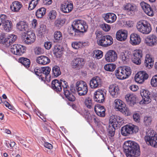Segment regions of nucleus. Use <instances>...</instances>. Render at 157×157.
<instances>
[{
    "label": "nucleus",
    "mask_w": 157,
    "mask_h": 157,
    "mask_svg": "<svg viewBox=\"0 0 157 157\" xmlns=\"http://www.w3.org/2000/svg\"><path fill=\"white\" fill-rule=\"evenodd\" d=\"M84 103L85 105L89 109H91L94 106L92 103L91 99L90 97H86L85 98Z\"/></svg>",
    "instance_id": "obj_46"
},
{
    "label": "nucleus",
    "mask_w": 157,
    "mask_h": 157,
    "mask_svg": "<svg viewBox=\"0 0 157 157\" xmlns=\"http://www.w3.org/2000/svg\"><path fill=\"white\" fill-rule=\"evenodd\" d=\"M64 85L63 86V88L64 92V94L66 97L70 101H75V98L73 94L71 92L73 91L71 87L69 88L67 82L64 81L63 82Z\"/></svg>",
    "instance_id": "obj_8"
},
{
    "label": "nucleus",
    "mask_w": 157,
    "mask_h": 157,
    "mask_svg": "<svg viewBox=\"0 0 157 157\" xmlns=\"http://www.w3.org/2000/svg\"><path fill=\"white\" fill-rule=\"evenodd\" d=\"M130 88L131 90L136 91L138 89V87L136 85H132L130 86Z\"/></svg>",
    "instance_id": "obj_64"
},
{
    "label": "nucleus",
    "mask_w": 157,
    "mask_h": 157,
    "mask_svg": "<svg viewBox=\"0 0 157 157\" xmlns=\"http://www.w3.org/2000/svg\"><path fill=\"white\" fill-rule=\"evenodd\" d=\"M41 69L42 74L46 76L49 74L51 70L50 68L48 67H44Z\"/></svg>",
    "instance_id": "obj_52"
},
{
    "label": "nucleus",
    "mask_w": 157,
    "mask_h": 157,
    "mask_svg": "<svg viewBox=\"0 0 157 157\" xmlns=\"http://www.w3.org/2000/svg\"><path fill=\"white\" fill-rule=\"evenodd\" d=\"M133 118L135 121L136 122H139L140 120V117L139 114L137 113H136L133 114Z\"/></svg>",
    "instance_id": "obj_61"
},
{
    "label": "nucleus",
    "mask_w": 157,
    "mask_h": 157,
    "mask_svg": "<svg viewBox=\"0 0 157 157\" xmlns=\"http://www.w3.org/2000/svg\"><path fill=\"white\" fill-rule=\"evenodd\" d=\"M122 120L120 117L118 116H112L110 117L109 120V125L111 126L117 128L118 126V124L120 125V124Z\"/></svg>",
    "instance_id": "obj_19"
},
{
    "label": "nucleus",
    "mask_w": 157,
    "mask_h": 157,
    "mask_svg": "<svg viewBox=\"0 0 157 157\" xmlns=\"http://www.w3.org/2000/svg\"><path fill=\"white\" fill-rule=\"evenodd\" d=\"M63 82L57 79H55L52 81L51 84V88L57 93L61 91L63 86L64 85Z\"/></svg>",
    "instance_id": "obj_16"
},
{
    "label": "nucleus",
    "mask_w": 157,
    "mask_h": 157,
    "mask_svg": "<svg viewBox=\"0 0 157 157\" xmlns=\"http://www.w3.org/2000/svg\"><path fill=\"white\" fill-rule=\"evenodd\" d=\"M148 74L144 71L138 72L135 75V79L136 82L140 84L142 83L148 78Z\"/></svg>",
    "instance_id": "obj_14"
},
{
    "label": "nucleus",
    "mask_w": 157,
    "mask_h": 157,
    "mask_svg": "<svg viewBox=\"0 0 157 157\" xmlns=\"http://www.w3.org/2000/svg\"><path fill=\"white\" fill-rule=\"evenodd\" d=\"M128 32L126 30H119L116 34L117 39L120 41H125L127 37Z\"/></svg>",
    "instance_id": "obj_29"
},
{
    "label": "nucleus",
    "mask_w": 157,
    "mask_h": 157,
    "mask_svg": "<svg viewBox=\"0 0 157 157\" xmlns=\"http://www.w3.org/2000/svg\"><path fill=\"white\" fill-rule=\"evenodd\" d=\"M138 131L139 128L137 126L132 124H129L122 127L121 133L123 136H126L133 133H136Z\"/></svg>",
    "instance_id": "obj_4"
},
{
    "label": "nucleus",
    "mask_w": 157,
    "mask_h": 157,
    "mask_svg": "<svg viewBox=\"0 0 157 157\" xmlns=\"http://www.w3.org/2000/svg\"><path fill=\"white\" fill-rule=\"evenodd\" d=\"M88 65L89 67L92 69H95L96 67V66L93 61H90L88 63Z\"/></svg>",
    "instance_id": "obj_62"
},
{
    "label": "nucleus",
    "mask_w": 157,
    "mask_h": 157,
    "mask_svg": "<svg viewBox=\"0 0 157 157\" xmlns=\"http://www.w3.org/2000/svg\"><path fill=\"white\" fill-rule=\"evenodd\" d=\"M119 91V88L117 85L113 84L110 85L109 87V92L113 97L117 98Z\"/></svg>",
    "instance_id": "obj_26"
},
{
    "label": "nucleus",
    "mask_w": 157,
    "mask_h": 157,
    "mask_svg": "<svg viewBox=\"0 0 157 157\" xmlns=\"http://www.w3.org/2000/svg\"><path fill=\"white\" fill-rule=\"evenodd\" d=\"M123 150L127 157H138L140 155L139 146L133 141H125L124 144Z\"/></svg>",
    "instance_id": "obj_1"
},
{
    "label": "nucleus",
    "mask_w": 157,
    "mask_h": 157,
    "mask_svg": "<svg viewBox=\"0 0 157 157\" xmlns=\"http://www.w3.org/2000/svg\"><path fill=\"white\" fill-rule=\"evenodd\" d=\"M26 48L24 46L18 44H14L11 48L10 51L13 54L16 55L21 56L25 53Z\"/></svg>",
    "instance_id": "obj_11"
},
{
    "label": "nucleus",
    "mask_w": 157,
    "mask_h": 157,
    "mask_svg": "<svg viewBox=\"0 0 157 157\" xmlns=\"http://www.w3.org/2000/svg\"><path fill=\"white\" fill-rule=\"evenodd\" d=\"M73 23L79 34L80 33H83L87 31L88 27L85 21L81 20H75Z\"/></svg>",
    "instance_id": "obj_7"
},
{
    "label": "nucleus",
    "mask_w": 157,
    "mask_h": 157,
    "mask_svg": "<svg viewBox=\"0 0 157 157\" xmlns=\"http://www.w3.org/2000/svg\"><path fill=\"white\" fill-rule=\"evenodd\" d=\"M73 4L68 2L63 3L60 7L61 10L65 13H67L71 12L72 10Z\"/></svg>",
    "instance_id": "obj_25"
},
{
    "label": "nucleus",
    "mask_w": 157,
    "mask_h": 157,
    "mask_svg": "<svg viewBox=\"0 0 157 157\" xmlns=\"http://www.w3.org/2000/svg\"><path fill=\"white\" fill-rule=\"evenodd\" d=\"M140 94L142 98L140 102V104H148L151 101L150 92L148 90L142 89L140 91Z\"/></svg>",
    "instance_id": "obj_12"
},
{
    "label": "nucleus",
    "mask_w": 157,
    "mask_h": 157,
    "mask_svg": "<svg viewBox=\"0 0 157 157\" xmlns=\"http://www.w3.org/2000/svg\"><path fill=\"white\" fill-rule=\"evenodd\" d=\"M101 27L103 30L105 32L109 31L110 29V26L105 23H104L101 25Z\"/></svg>",
    "instance_id": "obj_58"
},
{
    "label": "nucleus",
    "mask_w": 157,
    "mask_h": 157,
    "mask_svg": "<svg viewBox=\"0 0 157 157\" xmlns=\"http://www.w3.org/2000/svg\"><path fill=\"white\" fill-rule=\"evenodd\" d=\"M131 70L128 66L120 67L115 71V74L117 78L124 79L127 78L131 74Z\"/></svg>",
    "instance_id": "obj_2"
},
{
    "label": "nucleus",
    "mask_w": 157,
    "mask_h": 157,
    "mask_svg": "<svg viewBox=\"0 0 157 157\" xmlns=\"http://www.w3.org/2000/svg\"><path fill=\"white\" fill-rule=\"evenodd\" d=\"M6 16L4 14L0 15V26H2L7 20Z\"/></svg>",
    "instance_id": "obj_56"
},
{
    "label": "nucleus",
    "mask_w": 157,
    "mask_h": 157,
    "mask_svg": "<svg viewBox=\"0 0 157 157\" xmlns=\"http://www.w3.org/2000/svg\"><path fill=\"white\" fill-rule=\"evenodd\" d=\"M105 93L101 90L99 89L94 93V100L99 103H102L104 100V95Z\"/></svg>",
    "instance_id": "obj_18"
},
{
    "label": "nucleus",
    "mask_w": 157,
    "mask_h": 157,
    "mask_svg": "<svg viewBox=\"0 0 157 157\" xmlns=\"http://www.w3.org/2000/svg\"><path fill=\"white\" fill-rule=\"evenodd\" d=\"M23 6L22 3L18 1L13 2L10 6L11 10L14 12L19 11Z\"/></svg>",
    "instance_id": "obj_31"
},
{
    "label": "nucleus",
    "mask_w": 157,
    "mask_h": 157,
    "mask_svg": "<svg viewBox=\"0 0 157 157\" xmlns=\"http://www.w3.org/2000/svg\"><path fill=\"white\" fill-rule=\"evenodd\" d=\"M154 62V59L152 56L149 54H146L144 60V66L148 68H150L153 66Z\"/></svg>",
    "instance_id": "obj_30"
},
{
    "label": "nucleus",
    "mask_w": 157,
    "mask_h": 157,
    "mask_svg": "<svg viewBox=\"0 0 157 157\" xmlns=\"http://www.w3.org/2000/svg\"><path fill=\"white\" fill-rule=\"evenodd\" d=\"M102 17L106 22L109 23H112L114 22L117 19V16L116 15L111 13L104 14Z\"/></svg>",
    "instance_id": "obj_24"
},
{
    "label": "nucleus",
    "mask_w": 157,
    "mask_h": 157,
    "mask_svg": "<svg viewBox=\"0 0 157 157\" xmlns=\"http://www.w3.org/2000/svg\"><path fill=\"white\" fill-rule=\"evenodd\" d=\"M81 42L75 41L72 43L71 45L72 47L75 49H78L81 47Z\"/></svg>",
    "instance_id": "obj_55"
},
{
    "label": "nucleus",
    "mask_w": 157,
    "mask_h": 157,
    "mask_svg": "<svg viewBox=\"0 0 157 157\" xmlns=\"http://www.w3.org/2000/svg\"><path fill=\"white\" fill-rule=\"evenodd\" d=\"M85 61L82 58H74L72 61V66L74 68H80L85 64Z\"/></svg>",
    "instance_id": "obj_20"
},
{
    "label": "nucleus",
    "mask_w": 157,
    "mask_h": 157,
    "mask_svg": "<svg viewBox=\"0 0 157 157\" xmlns=\"http://www.w3.org/2000/svg\"><path fill=\"white\" fill-rule=\"evenodd\" d=\"M151 83L153 87H157V75L154 76L151 80Z\"/></svg>",
    "instance_id": "obj_51"
},
{
    "label": "nucleus",
    "mask_w": 157,
    "mask_h": 157,
    "mask_svg": "<svg viewBox=\"0 0 157 157\" xmlns=\"http://www.w3.org/2000/svg\"><path fill=\"white\" fill-rule=\"evenodd\" d=\"M117 54L115 51L109 50L106 52L105 56V60L109 62L115 61L117 59Z\"/></svg>",
    "instance_id": "obj_15"
},
{
    "label": "nucleus",
    "mask_w": 157,
    "mask_h": 157,
    "mask_svg": "<svg viewBox=\"0 0 157 157\" xmlns=\"http://www.w3.org/2000/svg\"><path fill=\"white\" fill-rule=\"evenodd\" d=\"M116 67V65L113 63H109L104 66L105 69L107 71H113Z\"/></svg>",
    "instance_id": "obj_43"
},
{
    "label": "nucleus",
    "mask_w": 157,
    "mask_h": 157,
    "mask_svg": "<svg viewBox=\"0 0 157 157\" xmlns=\"http://www.w3.org/2000/svg\"><path fill=\"white\" fill-rule=\"evenodd\" d=\"M40 0H31L29 4L28 9L29 10H32L35 8L38 2Z\"/></svg>",
    "instance_id": "obj_47"
},
{
    "label": "nucleus",
    "mask_w": 157,
    "mask_h": 157,
    "mask_svg": "<svg viewBox=\"0 0 157 157\" xmlns=\"http://www.w3.org/2000/svg\"><path fill=\"white\" fill-rule=\"evenodd\" d=\"M152 121V117L150 116H147L144 117V123L145 126H147L151 125Z\"/></svg>",
    "instance_id": "obj_41"
},
{
    "label": "nucleus",
    "mask_w": 157,
    "mask_h": 157,
    "mask_svg": "<svg viewBox=\"0 0 157 157\" xmlns=\"http://www.w3.org/2000/svg\"><path fill=\"white\" fill-rule=\"evenodd\" d=\"M136 27L138 31L145 34H149L152 30L150 24L145 20L138 22L137 24Z\"/></svg>",
    "instance_id": "obj_3"
},
{
    "label": "nucleus",
    "mask_w": 157,
    "mask_h": 157,
    "mask_svg": "<svg viewBox=\"0 0 157 157\" xmlns=\"http://www.w3.org/2000/svg\"><path fill=\"white\" fill-rule=\"evenodd\" d=\"M125 98L127 103L131 106L136 103V99L135 95L132 94H127L125 97Z\"/></svg>",
    "instance_id": "obj_33"
},
{
    "label": "nucleus",
    "mask_w": 157,
    "mask_h": 157,
    "mask_svg": "<svg viewBox=\"0 0 157 157\" xmlns=\"http://www.w3.org/2000/svg\"><path fill=\"white\" fill-rule=\"evenodd\" d=\"M106 36L107 35H103L102 36V37H101L99 40H98L97 42L98 44L101 46H104V43H106V42H105V41L106 38Z\"/></svg>",
    "instance_id": "obj_53"
},
{
    "label": "nucleus",
    "mask_w": 157,
    "mask_h": 157,
    "mask_svg": "<svg viewBox=\"0 0 157 157\" xmlns=\"http://www.w3.org/2000/svg\"><path fill=\"white\" fill-rule=\"evenodd\" d=\"M112 126L109 125L107 130L108 132V136L109 138L113 137L115 134V128Z\"/></svg>",
    "instance_id": "obj_39"
},
{
    "label": "nucleus",
    "mask_w": 157,
    "mask_h": 157,
    "mask_svg": "<svg viewBox=\"0 0 157 157\" xmlns=\"http://www.w3.org/2000/svg\"><path fill=\"white\" fill-rule=\"evenodd\" d=\"M102 83L101 79L98 76L93 77L90 82V86L92 89H96L100 87Z\"/></svg>",
    "instance_id": "obj_17"
},
{
    "label": "nucleus",
    "mask_w": 157,
    "mask_h": 157,
    "mask_svg": "<svg viewBox=\"0 0 157 157\" xmlns=\"http://www.w3.org/2000/svg\"><path fill=\"white\" fill-rule=\"evenodd\" d=\"M13 24L11 21L7 20L2 25V29L6 32H9L12 29Z\"/></svg>",
    "instance_id": "obj_34"
},
{
    "label": "nucleus",
    "mask_w": 157,
    "mask_h": 157,
    "mask_svg": "<svg viewBox=\"0 0 157 157\" xmlns=\"http://www.w3.org/2000/svg\"><path fill=\"white\" fill-rule=\"evenodd\" d=\"M2 103H3L9 109H13V107L11 106L7 101H2Z\"/></svg>",
    "instance_id": "obj_63"
},
{
    "label": "nucleus",
    "mask_w": 157,
    "mask_h": 157,
    "mask_svg": "<svg viewBox=\"0 0 157 157\" xmlns=\"http://www.w3.org/2000/svg\"><path fill=\"white\" fill-rule=\"evenodd\" d=\"M140 5L141 8L146 14L149 16H153L154 15L153 11L149 4L143 2L140 3Z\"/></svg>",
    "instance_id": "obj_22"
},
{
    "label": "nucleus",
    "mask_w": 157,
    "mask_h": 157,
    "mask_svg": "<svg viewBox=\"0 0 157 157\" xmlns=\"http://www.w3.org/2000/svg\"><path fill=\"white\" fill-rule=\"evenodd\" d=\"M54 38L56 40H61L63 38L61 33L59 31L55 32L54 34Z\"/></svg>",
    "instance_id": "obj_49"
},
{
    "label": "nucleus",
    "mask_w": 157,
    "mask_h": 157,
    "mask_svg": "<svg viewBox=\"0 0 157 157\" xmlns=\"http://www.w3.org/2000/svg\"><path fill=\"white\" fill-rule=\"evenodd\" d=\"M52 75L55 77H58L61 74L60 67L57 66H55L52 67Z\"/></svg>",
    "instance_id": "obj_37"
},
{
    "label": "nucleus",
    "mask_w": 157,
    "mask_h": 157,
    "mask_svg": "<svg viewBox=\"0 0 157 157\" xmlns=\"http://www.w3.org/2000/svg\"><path fill=\"white\" fill-rule=\"evenodd\" d=\"M114 105L115 108L118 110L123 113H124L127 115L128 114V109L126 107V105L123 101L118 99H116L114 101Z\"/></svg>",
    "instance_id": "obj_10"
},
{
    "label": "nucleus",
    "mask_w": 157,
    "mask_h": 157,
    "mask_svg": "<svg viewBox=\"0 0 157 157\" xmlns=\"http://www.w3.org/2000/svg\"><path fill=\"white\" fill-rule=\"evenodd\" d=\"M65 23L64 20L58 19L56 20L55 22V25L56 27L58 28H60Z\"/></svg>",
    "instance_id": "obj_48"
},
{
    "label": "nucleus",
    "mask_w": 157,
    "mask_h": 157,
    "mask_svg": "<svg viewBox=\"0 0 157 157\" xmlns=\"http://www.w3.org/2000/svg\"><path fill=\"white\" fill-rule=\"evenodd\" d=\"M34 52L36 55H39L43 54L44 52V49L40 47H36L34 49Z\"/></svg>",
    "instance_id": "obj_54"
},
{
    "label": "nucleus",
    "mask_w": 157,
    "mask_h": 157,
    "mask_svg": "<svg viewBox=\"0 0 157 157\" xmlns=\"http://www.w3.org/2000/svg\"><path fill=\"white\" fill-rule=\"evenodd\" d=\"M52 43L50 41H47L45 42L44 46L45 49L49 50L52 47Z\"/></svg>",
    "instance_id": "obj_60"
},
{
    "label": "nucleus",
    "mask_w": 157,
    "mask_h": 157,
    "mask_svg": "<svg viewBox=\"0 0 157 157\" xmlns=\"http://www.w3.org/2000/svg\"><path fill=\"white\" fill-rule=\"evenodd\" d=\"M16 27L20 31H25L26 33L29 31V25L28 23L25 21H20L17 24Z\"/></svg>",
    "instance_id": "obj_27"
},
{
    "label": "nucleus",
    "mask_w": 157,
    "mask_h": 157,
    "mask_svg": "<svg viewBox=\"0 0 157 157\" xmlns=\"http://www.w3.org/2000/svg\"><path fill=\"white\" fill-rule=\"evenodd\" d=\"M46 9L44 7H42L38 9L36 13V15L37 18L42 17L45 14L46 12Z\"/></svg>",
    "instance_id": "obj_38"
},
{
    "label": "nucleus",
    "mask_w": 157,
    "mask_h": 157,
    "mask_svg": "<svg viewBox=\"0 0 157 157\" xmlns=\"http://www.w3.org/2000/svg\"><path fill=\"white\" fill-rule=\"evenodd\" d=\"M94 110L97 114L99 116L103 117L105 116V109L104 107L100 104H97L95 106Z\"/></svg>",
    "instance_id": "obj_28"
},
{
    "label": "nucleus",
    "mask_w": 157,
    "mask_h": 157,
    "mask_svg": "<svg viewBox=\"0 0 157 157\" xmlns=\"http://www.w3.org/2000/svg\"><path fill=\"white\" fill-rule=\"evenodd\" d=\"M120 58L124 63H127L129 60V56L128 55V53L126 52L121 53Z\"/></svg>",
    "instance_id": "obj_40"
},
{
    "label": "nucleus",
    "mask_w": 157,
    "mask_h": 157,
    "mask_svg": "<svg viewBox=\"0 0 157 157\" xmlns=\"http://www.w3.org/2000/svg\"><path fill=\"white\" fill-rule=\"evenodd\" d=\"M135 9V7L133 5L129 3L127 4L124 7V9L129 12H129L130 14L133 13Z\"/></svg>",
    "instance_id": "obj_44"
},
{
    "label": "nucleus",
    "mask_w": 157,
    "mask_h": 157,
    "mask_svg": "<svg viewBox=\"0 0 157 157\" xmlns=\"http://www.w3.org/2000/svg\"><path fill=\"white\" fill-rule=\"evenodd\" d=\"M17 36L13 34H10L7 36L2 35L0 36V43L4 44L7 47H9L16 40Z\"/></svg>",
    "instance_id": "obj_5"
},
{
    "label": "nucleus",
    "mask_w": 157,
    "mask_h": 157,
    "mask_svg": "<svg viewBox=\"0 0 157 157\" xmlns=\"http://www.w3.org/2000/svg\"><path fill=\"white\" fill-rule=\"evenodd\" d=\"M93 53L94 54L93 56L94 57L97 58V59L101 58L103 55V52L98 49L94 50Z\"/></svg>",
    "instance_id": "obj_42"
},
{
    "label": "nucleus",
    "mask_w": 157,
    "mask_h": 157,
    "mask_svg": "<svg viewBox=\"0 0 157 157\" xmlns=\"http://www.w3.org/2000/svg\"><path fill=\"white\" fill-rule=\"evenodd\" d=\"M34 72L35 74L37 76L40 77L42 76V72L41 69L40 68H36L34 69Z\"/></svg>",
    "instance_id": "obj_59"
},
{
    "label": "nucleus",
    "mask_w": 157,
    "mask_h": 157,
    "mask_svg": "<svg viewBox=\"0 0 157 157\" xmlns=\"http://www.w3.org/2000/svg\"><path fill=\"white\" fill-rule=\"evenodd\" d=\"M141 41V38L139 35L136 33L131 34L130 42L131 44L134 46L138 45L140 44Z\"/></svg>",
    "instance_id": "obj_21"
},
{
    "label": "nucleus",
    "mask_w": 157,
    "mask_h": 157,
    "mask_svg": "<svg viewBox=\"0 0 157 157\" xmlns=\"http://www.w3.org/2000/svg\"><path fill=\"white\" fill-rule=\"evenodd\" d=\"M68 32L70 36H77L79 35L77 29H75L73 23L71 27L68 28Z\"/></svg>",
    "instance_id": "obj_35"
},
{
    "label": "nucleus",
    "mask_w": 157,
    "mask_h": 157,
    "mask_svg": "<svg viewBox=\"0 0 157 157\" xmlns=\"http://www.w3.org/2000/svg\"><path fill=\"white\" fill-rule=\"evenodd\" d=\"M19 62L26 68H27L29 67L30 61L29 59L26 58L21 57L19 59Z\"/></svg>",
    "instance_id": "obj_36"
},
{
    "label": "nucleus",
    "mask_w": 157,
    "mask_h": 157,
    "mask_svg": "<svg viewBox=\"0 0 157 157\" xmlns=\"http://www.w3.org/2000/svg\"><path fill=\"white\" fill-rule=\"evenodd\" d=\"M75 88L80 96H84L88 91V86L85 82L82 81H78L75 84Z\"/></svg>",
    "instance_id": "obj_6"
},
{
    "label": "nucleus",
    "mask_w": 157,
    "mask_h": 157,
    "mask_svg": "<svg viewBox=\"0 0 157 157\" xmlns=\"http://www.w3.org/2000/svg\"><path fill=\"white\" fill-rule=\"evenodd\" d=\"M57 15V13L55 10H50L48 14V16L50 19L52 20L56 18Z\"/></svg>",
    "instance_id": "obj_50"
},
{
    "label": "nucleus",
    "mask_w": 157,
    "mask_h": 157,
    "mask_svg": "<svg viewBox=\"0 0 157 157\" xmlns=\"http://www.w3.org/2000/svg\"><path fill=\"white\" fill-rule=\"evenodd\" d=\"M46 26L44 25H41L39 30V32L41 35H43L46 33Z\"/></svg>",
    "instance_id": "obj_57"
},
{
    "label": "nucleus",
    "mask_w": 157,
    "mask_h": 157,
    "mask_svg": "<svg viewBox=\"0 0 157 157\" xmlns=\"http://www.w3.org/2000/svg\"><path fill=\"white\" fill-rule=\"evenodd\" d=\"M22 41L25 44H30L33 43L36 39L35 34L32 31L27 32L22 36Z\"/></svg>",
    "instance_id": "obj_9"
},
{
    "label": "nucleus",
    "mask_w": 157,
    "mask_h": 157,
    "mask_svg": "<svg viewBox=\"0 0 157 157\" xmlns=\"http://www.w3.org/2000/svg\"><path fill=\"white\" fill-rule=\"evenodd\" d=\"M145 41L147 45L154 46L157 44V36L154 34L150 35L147 37Z\"/></svg>",
    "instance_id": "obj_23"
},
{
    "label": "nucleus",
    "mask_w": 157,
    "mask_h": 157,
    "mask_svg": "<svg viewBox=\"0 0 157 157\" xmlns=\"http://www.w3.org/2000/svg\"><path fill=\"white\" fill-rule=\"evenodd\" d=\"M105 41L106 43H104V46L106 47L111 45L113 42V40L112 37L110 35H107Z\"/></svg>",
    "instance_id": "obj_45"
},
{
    "label": "nucleus",
    "mask_w": 157,
    "mask_h": 157,
    "mask_svg": "<svg viewBox=\"0 0 157 157\" xmlns=\"http://www.w3.org/2000/svg\"><path fill=\"white\" fill-rule=\"evenodd\" d=\"M143 56L142 51L140 49L135 50L133 52L132 61L137 64L139 65L141 63V59Z\"/></svg>",
    "instance_id": "obj_13"
},
{
    "label": "nucleus",
    "mask_w": 157,
    "mask_h": 157,
    "mask_svg": "<svg viewBox=\"0 0 157 157\" xmlns=\"http://www.w3.org/2000/svg\"><path fill=\"white\" fill-rule=\"evenodd\" d=\"M36 61L39 64L45 65L49 63L51 60L48 57L44 56H41L37 57Z\"/></svg>",
    "instance_id": "obj_32"
}]
</instances>
